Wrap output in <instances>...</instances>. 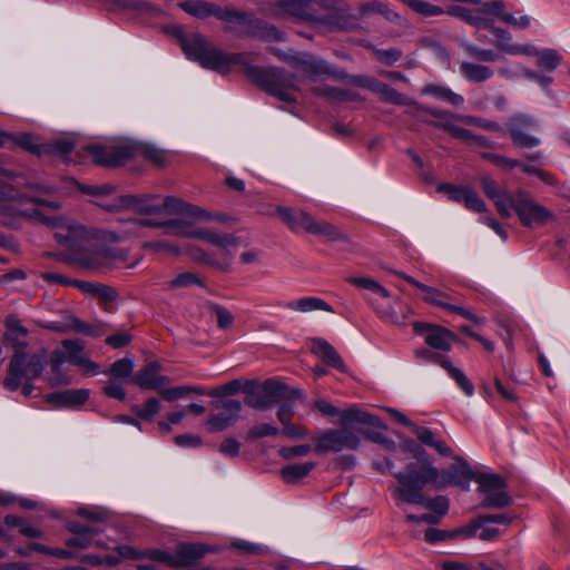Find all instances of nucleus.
Masks as SVG:
<instances>
[{
	"mask_svg": "<svg viewBox=\"0 0 570 570\" xmlns=\"http://www.w3.org/2000/svg\"><path fill=\"white\" fill-rule=\"evenodd\" d=\"M134 370V362L130 358H121L116 361L109 368V373L112 379H127L131 375Z\"/></svg>",
	"mask_w": 570,
	"mask_h": 570,
	"instance_id": "nucleus-59",
	"label": "nucleus"
},
{
	"mask_svg": "<svg viewBox=\"0 0 570 570\" xmlns=\"http://www.w3.org/2000/svg\"><path fill=\"white\" fill-rule=\"evenodd\" d=\"M480 10L484 14L500 18L502 21L513 26L517 29H527L531 22L528 16L514 17L513 14L505 12L504 3L501 1L487 2L482 4Z\"/></svg>",
	"mask_w": 570,
	"mask_h": 570,
	"instance_id": "nucleus-27",
	"label": "nucleus"
},
{
	"mask_svg": "<svg viewBox=\"0 0 570 570\" xmlns=\"http://www.w3.org/2000/svg\"><path fill=\"white\" fill-rule=\"evenodd\" d=\"M4 326V343L16 350V353H26L24 350L28 347L27 337L29 330L22 325L21 321L14 314H10L6 317Z\"/></svg>",
	"mask_w": 570,
	"mask_h": 570,
	"instance_id": "nucleus-18",
	"label": "nucleus"
},
{
	"mask_svg": "<svg viewBox=\"0 0 570 570\" xmlns=\"http://www.w3.org/2000/svg\"><path fill=\"white\" fill-rule=\"evenodd\" d=\"M311 352L321 357L327 365L344 371V362L336 350L324 338L314 337L311 340Z\"/></svg>",
	"mask_w": 570,
	"mask_h": 570,
	"instance_id": "nucleus-28",
	"label": "nucleus"
},
{
	"mask_svg": "<svg viewBox=\"0 0 570 570\" xmlns=\"http://www.w3.org/2000/svg\"><path fill=\"white\" fill-rule=\"evenodd\" d=\"M387 271L390 273L405 279L407 283L417 287L419 289H421L424 293L423 299L429 304L448 309V306L450 305L448 299H453V296L450 293L428 286V285L416 281L412 276H409L402 272L394 271L391 268H389Z\"/></svg>",
	"mask_w": 570,
	"mask_h": 570,
	"instance_id": "nucleus-21",
	"label": "nucleus"
},
{
	"mask_svg": "<svg viewBox=\"0 0 570 570\" xmlns=\"http://www.w3.org/2000/svg\"><path fill=\"white\" fill-rule=\"evenodd\" d=\"M242 36L252 37L262 41L283 42L286 40V33L276 26L254 17L253 23L248 30H242Z\"/></svg>",
	"mask_w": 570,
	"mask_h": 570,
	"instance_id": "nucleus-22",
	"label": "nucleus"
},
{
	"mask_svg": "<svg viewBox=\"0 0 570 570\" xmlns=\"http://www.w3.org/2000/svg\"><path fill=\"white\" fill-rule=\"evenodd\" d=\"M212 405L216 410H223L218 414H212L207 421L208 429L214 432L223 431L234 424L242 411V403L237 400L215 401Z\"/></svg>",
	"mask_w": 570,
	"mask_h": 570,
	"instance_id": "nucleus-16",
	"label": "nucleus"
},
{
	"mask_svg": "<svg viewBox=\"0 0 570 570\" xmlns=\"http://www.w3.org/2000/svg\"><path fill=\"white\" fill-rule=\"evenodd\" d=\"M62 348L66 352L68 362L76 366L80 365L87 356L83 353L85 345L80 340H65L62 342Z\"/></svg>",
	"mask_w": 570,
	"mask_h": 570,
	"instance_id": "nucleus-46",
	"label": "nucleus"
},
{
	"mask_svg": "<svg viewBox=\"0 0 570 570\" xmlns=\"http://www.w3.org/2000/svg\"><path fill=\"white\" fill-rule=\"evenodd\" d=\"M179 8L188 14L197 18H207L209 16H214L217 19H220L224 7H218L214 3H209L202 0H190L180 2Z\"/></svg>",
	"mask_w": 570,
	"mask_h": 570,
	"instance_id": "nucleus-32",
	"label": "nucleus"
},
{
	"mask_svg": "<svg viewBox=\"0 0 570 570\" xmlns=\"http://www.w3.org/2000/svg\"><path fill=\"white\" fill-rule=\"evenodd\" d=\"M461 75L471 82H482L493 77L494 71L484 65L463 61L460 63Z\"/></svg>",
	"mask_w": 570,
	"mask_h": 570,
	"instance_id": "nucleus-38",
	"label": "nucleus"
},
{
	"mask_svg": "<svg viewBox=\"0 0 570 570\" xmlns=\"http://www.w3.org/2000/svg\"><path fill=\"white\" fill-rule=\"evenodd\" d=\"M170 288H181L189 286L205 287V279L191 272H184L178 274L175 278L168 282Z\"/></svg>",
	"mask_w": 570,
	"mask_h": 570,
	"instance_id": "nucleus-48",
	"label": "nucleus"
},
{
	"mask_svg": "<svg viewBox=\"0 0 570 570\" xmlns=\"http://www.w3.org/2000/svg\"><path fill=\"white\" fill-rule=\"evenodd\" d=\"M98 533L99 532L92 528L85 532L75 534L72 538L68 539L66 543L68 547L85 549L91 546L94 538Z\"/></svg>",
	"mask_w": 570,
	"mask_h": 570,
	"instance_id": "nucleus-63",
	"label": "nucleus"
},
{
	"mask_svg": "<svg viewBox=\"0 0 570 570\" xmlns=\"http://www.w3.org/2000/svg\"><path fill=\"white\" fill-rule=\"evenodd\" d=\"M160 370L159 363L150 362L131 381L142 390H159L170 382L168 376L159 374Z\"/></svg>",
	"mask_w": 570,
	"mask_h": 570,
	"instance_id": "nucleus-20",
	"label": "nucleus"
},
{
	"mask_svg": "<svg viewBox=\"0 0 570 570\" xmlns=\"http://www.w3.org/2000/svg\"><path fill=\"white\" fill-rule=\"evenodd\" d=\"M40 326L43 328L57 331V332H63L68 328V330H72L77 333H82V334H87V335H91V336L100 335V333L96 328H94V326L80 321L77 317H70V320L66 326H60L57 323L40 324Z\"/></svg>",
	"mask_w": 570,
	"mask_h": 570,
	"instance_id": "nucleus-41",
	"label": "nucleus"
},
{
	"mask_svg": "<svg viewBox=\"0 0 570 570\" xmlns=\"http://www.w3.org/2000/svg\"><path fill=\"white\" fill-rule=\"evenodd\" d=\"M518 215L521 224L528 228L542 226L554 218V215L543 205L537 203L529 193L517 190L509 204V213Z\"/></svg>",
	"mask_w": 570,
	"mask_h": 570,
	"instance_id": "nucleus-11",
	"label": "nucleus"
},
{
	"mask_svg": "<svg viewBox=\"0 0 570 570\" xmlns=\"http://www.w3.org/2000/svg\"><path fill=\"white\" fill-rule=\"evenodd\" d=\"M228 248L229 247H227L226 249H223L224 256H225L224 261H215L214 258H212L208 254H206L202 249L195 250L193 256L197 262L215 266L223 272H228L230 268V259L233 257V255L229 253Z\"/></svg>",
	"mask_w": 570,
	"mask_h": 570,
	"instance_id": "nucleus-49",
	"label": "nucleus"
},
{
	"mask_svg": "<svg viewBox=\"0 0 570 570\" xmlns=\"http://www.w3.org/2000/svg\"><path fill=\"white\" fill-rule=\"evenodd\" d=\"M139 155L156 166L164 167L169 163L170 155L151 144L134 146V157Z\"/></svg>",
	"mask_w": 570,
	"mask_h": 570,
	"instance_id": "nucleus-37",
	"label": "nucleus"
},
{
	"mask_svg": "<svg viewBox=\"0 0 570 570\" xmlns=\"http://www.w3.org/2000/svg\"><path fill=\"white\" fill-rule=\"evenodd\" d=\"M129 210L144 215L181 214L195 218H208L209 215L197 206L189 205L179 198L159 195H128Z\"/></svg>",
	"mask_w": 570,
	"mask_h": 570,
	"instance_id": "nucleus-7",
	"label": "nucleus"
},
{
	"mask_svg": "<svg viewBox=\"0 0 570 570\" xmlns=\"http://www.w3.org/2000/svg\"><path fill=\"white\" fill-rule=\"evenodd\" d=\"M413 330L415 334L423 336L424 342L431 348L441 352H450L452 348L453 341L456 340L454 333L440 325H433L423 322H414Z\"/></svg>",
	"mask_w": 570,
	"mask_h": 570,
	"instance_id": "nucleus-15",
	"label": "nucleus"
},
{
	"mask_svg": "<svg viewBox=\"0 0 570 570\" xmlns=\"http://www.w3.org/2000/svg\"><path fill=\"white\" fill-rule=\"evenodd\" d=\"M414 355L416 360L426 362V363H435L446 370L445 362H451L449 357L443 356L436 352H433L429 348H417L414 351Z\"/></svg>",
	"mask_w": 570,
	"mask_h": 570,
	"instance_id": "nucleus-62",
	"label": "nucleus"
},
{
	"mask_svg": "<svg viewBox=\"0 0 570 570\" xmlns=\"http://www.w3.org/2000/svg\"><path fill=\"white\" fill-rule=\"evenodd\" d=\"M144 560L166 564L170 568H177L176 556L160 549H145Z\"/></svg>",
	"mask_w": 570,
	"mask_h": 570,
	"instance_id": "nucleus-53",
	"label": "nucleus"
},
{
	"mask_svg": "<svg viewBox=\"0 0 570 570\" xmlns=\"http://www.w3.org/2000/svg\"><path fill=\"white\" fill-rule=\"evenodd\" d=\"M394 476L399 485L392 490V494L396 500L423 505L433 514L440 515L441 520L449 512L450 504L445 497L426 498L423 493V489L428 484H433L438 489L448 485L444 476L430 462L411 463L403 472L395 473Z\"/></svg>",
	"mask_w": 570,
	"mask_h": 570,
	"instance_id": "nucleus-1",
	"label": "nucleus"
},
{
	"mask_svg": "<svg viewBox=\"0 0 570 570\" xmlns=\"http://www.w3.org/2000/svg\"><path fill=\"white\" fill-rule=\"evenodd\" d=\"M315 440L317 452H342L344 450H356L361 443L357 433L347 426L336 430H327L315 438Z\"/></svg>",
	"mask_w": 570,
	"mask_h": 570,
	"instance_id": "nucleus-14",
	"label": "nucleus"
},
{
	"mask_svg": "<svg viewBox=\"0 0 570 570\" xmlns=\"http://www.w3.org/2000/svg\"><path fill=\"white\" fill-rule=\"evenodd\" d=\"M458 119H459V121L463 122L464 125L475 126V127L482 128L484 130L495 131V132L502 130L501 126L498 122L492 121V120H487L481 117L460 116V117H458Z\"/></svg>",
	"mask_w": 570,
	"mask_h": 570,
	"instance_id": "nucleus-61",
	"label": "nucleus"
},
{
	"mask_svg": "<svg viewBox=\"0 0 570 570\" xmlns=\"http://www.w3.org/2000/svg\"><path fill=\"white\" fill-rule=\"evenodd\" d=\"M292 66L297 69H301L308 76L331 75L336 76L341 79L347 78L346 73H336L335 69L325 60L306 52L295 53Z\"/></svg>",
	"mask_w": 570,
	"mask_h": 570,
	"instance_id": "nucleus-17",
	"label": "nucleus"
},
{
	"mask_svg": "<svg viewBox=\"0 0 570 570\" xmlns=\"http://www.w3.org/2000/svg\"><path fill=\"white\" fill-rule=\"evenodd\" d=\"M462 473L465 479H473L479 484V491L482 494L505 489V481L499 474L479 473L474 475L468 464Z\"/></svg>",
	"mask_w": 570,
	"mask_h": 570,
	"instance_id": "nucleus-30",
	"label": "nucleus"
},
{
	"mask_svg": "<svg viewBox=\"0 0 570 570\" xmlns=\"http://www.w3.org/2000/svg\"><path fill=\"white\" fill-rule=\"evenodd\" d=\"M443 127L445 128V131L449 132L452 137L464 141L469 146L475 145L482 148H494L495 146L491 139L484 136L474 135L472 131L462 127L452 126L450 124H445Z\"/></svg>",
	"mask_w": 570,
	"mask_h": 570,
	"instance_id": "nucleus-33",
	"label": "nucleus"
},
{
	"mask_svg": "<svg viewBox=\"0 0 570 570\" xmlns=\"http://www.w3.org/2000/svg\"><path fill=\"white\" fill-rule=\"evenodd\" d=\"M75 146V140L71 138H59L43 142L42 156L53 155L67 159Z\"/></svg>",
	"mask_w": 570,
	"mask_h": 570,
	"instance_id": "nucleus-40",
	"label": "nucleus"
},
{
	"mask_svg": "<svg viewBox=\"0 0 570 570\" xmlns=\"http://www.w3.org/2000/svg\"><path fill=\"white\" fill-rule=\"evenodd\" d=\"M276 210L292 232L304 230L307 234L324 237L328 242L346 239V235L338 227L325 220H316L304 210L283 206H278Z\"/></svg>",
	"mask_w": 570,
	"mask_h": 570,
	"instance_id": "nucleus-9",
	"label": "nucleus"
},
{
	"mask_svg": "<svg viewBox=\"0 0 570 570\" xmlns=\"http://www.w3.org/2000/svg\"><path fill=\"white\" fill-rule=\"evenodd\" d=\"M497 38L495 46L503 52L508 55H534L535 47L532 45H518L511 43L512 35L501 28L494 26V20H492V28H488Z\"/></svg>",
	"mask_w": 570,
	"mask_h": 570,
	"instance_id": "nucleus-24",
	"label": "nucleus"
},
{
	"mask_svg": "<svg viewBox=\"0 0 570 570\" xmlns=\"http://www.w3.org/2000/svg\"><path fill=\"white\" fill-rule=\"evenodd\" d=\"M507 128L515 147L532 149L541 144V139L532 135V131L539 129V122L532 116L523 114L513 115L509 118Z\"/></svg>",
	"mask_w": 570,
	"mask_h": 570,
	"instance_id": "nucleus-13",
	"label": "nucleus"
},
{
	"mask_svg": "<svg viewBox=\"0 0 570 570\" xmlns=\"http://www.w3.org/2000/svg\"><path fill=\"white\" fill-rule=\"evenodd\" d=\"M347 282L358 288L368 289L373 293H376V294L381 295L382 297H385V298L390 297V292L373 278L348 277Z\"/></svg>",
	"mask_w": 570,
	"mask_h": 570,
	"instance_id": "nucleus-52",
	"label": "nucleus"
},
{
	"mask_svg": "<svg viewBox=\"0 0 570 570\" xmlns=\"http://www.w3.org/2000/svg\"><path fill=\"white\" fill-rule=\"evenodd\" d=\"M55 238L66 249L68 263L91 272L104 271L101 246H89V233L83 226L68 224L55 233Z\"/></svg>",
	"mask_w": 570,
	"mask_h": 570,
	"instance_id": "nucleus-4",
	"label": "nucleus"
},
{
	"mask_svg": "<svg viewBox=\"0 0 570 570\" xmlns=\"http://www.w3.org/2000/svg\"><path fill=\"white\" fill-rule=\"evenodd\" d=\"M245 73L252 82L278 100L288 104L295 102V97L289 92V90L298 89L295 83V75L276 67L258 66L247 67Z\"/></svg>",
	"mask_w": 570,
	"mask_h": 570,
	"instance_id": "nucleus-8",
	"label": "nucleus"
},
{
	"mask_svg": "<svg viewBox=\"0 0 570 570\" xmlns=\"http://www.w3.org/2000/svg\"><path fill=\"white\" fill-rule=\"evenodd\" d=\"M537 65L539 68L552 72L561 63L562 57L554 49H543L539 51L535 48Z\"/></svg>",
	"mask_w": 570,
	"mask_h": 570,
	"instance_id": "nucleus-43",
	"label": "nucleus"
},
{
	"mask_svg": "<svg viewBox=\"0 0 570 570\" xmlns=\"http://www.w3.org/2000/svg\"><path fill=\"white\" fill-rule=\"evenodd\" d=\"M67 355L65 350H55L50 356L51 374L48 377V382L52 387L59 385L70 384L71 380L68 375L63 374L61 367L67 362Z\"/></svg>",
	"mask_w": 570,
	"mask_h": 570,
	"instance_id": "nucleus-34",
	"label": "nucleus"
},
{
	"mask_svg": "<svg viewBox=\"0 0 570 570\" xmlns=\"http://www.w3.org/2000/svg\"><path fill=\"white\" fill-rule=\"evenodd\" d=\"M448 374L456 382L460 389L468 395L472 396L474 393V387L468 376L458 367H455L452 362H445Z\"/></svg>",
	"mask_w": 570,
	"mask_h": 570,
	"instance_id": "nucleus-54",
	"label": "nucleus"
},
{
	"mask_svg": "<svg viewBox=\"0 0 570 570\" xmlns=\"http://www.w3.org/2000/svg\"><path fill=\"white\" fill-rule=\"evenodd\" d=\"M46 366L43 354L14 353L10 360L8 374L3 380V386L8 391L21 392L26 397L31 396L33 391L32 381L38 379Z\"/></svg>",
	"mask_w": 570,
	"mask_h": 570,
	"instance_id": "nucleus-6",
	"label": "nucleus"
},
{
	"mask_svg": "<svg viewBox=\"0 0 570 570\" xmlns=\"http://www.w3.org/2000/svg\"><path fill=\"white\" fill-rule=\"evenodd\" d=\"M126 225L127 228L124 233L130 236L141 237L144 236L145 228L161 227L165 229V235L198 238L220 249L240 245L239 238L233 234H218L210 229L194 228L189 223L183 219L157 222L155 219L130 218L126 222Z\"/></svg>",
	"mask_w": 570,
	"mask_h": 570,
	"instance_id": "nucleus-2",
	"label": "nucleus"
},
{
	"mask_svg": "<svg viewBox=\"0 0 570 570\" xmlns=\"http://www.w3.org/2000/svg\"><path fill=\"white\" fill-rule=\"evenodd\" d=\"M403 3L407 4L413 11L424 16L432 17L438 16L443 12L442 8L438 6L430 4L429 2L422 0H401Z\"/></svg>",
	"mask_w": 570,
	"mask_h": 570,
	"instance_id": "nucleus-58",
	"label": "nucleus"
},
{
	"mask_svg": "<svg viewBox=\"0 0 570 570\" xmlns=\"http://www.w3.org/2000/svg\"><path fill=\"white\" fill-rule=\"evenodd\" d=\"M181 50L189 60L198 62L203 68L228 73L236 65L246 62L245 53H229L208 43L200 33L176 32Z\"/></svg>",
	"mask_w": 570,
	"mask_h": 570,
	"instance_id": "nucleus-3",
	"label": "nucleus"
},
{
	"mask_svg": "<svg viewBox=\"0 0 570 570\" xmlns=\"http://www.w3.org/2000/svg\"><path fill=\"white\" fill-rule=\"evenodd\" d=\"M424 92L435 96L440 99L446 100L448 102H450L453 106H460L464 101L462 96L451 91L448 88L440 87V86H430V87L425 88Z\"/></svg>",
	"mask_w": 570,
	"mask_h": 570,
	"instance_id": "nucleus-55",
	"label": "nucleus"
},
{
	"mask_svg": "<svg viewBox=\"0 0 570 570\" xmlns=\"http://www.w3.org/2000/svg\"><path fill=\"white\" fill-rule=\"evenodd\" d=\"M191 393L203 394L204 392L198 387L189 385L176 386L160 391L161 397L168 402L176 401Z\"/></svg>",
	"mask_w": 570,
	"mask_h": 570,
	"instance_id": "nucleus-56",
	"label": "nucleus"
},
{
	"mask_svg": "<svg viewBox=\"0 0 570 570\" xmlns=\"http://www.w3.org/2000/svg\"><path fill=\"white\" fill-rule=\"evenodd\" d=\"M512 499L507 493L505 489H501L483 494L481 507L485 509H502L510 505Z\"/></svg>",
	"mask_w": 570,
	"mask_h": 570,
	"instance_id": "nucleus-45",
	"label": "nucleus"
},
{
	"mask_svg": "<svg viewBox=\"0 0 570 570\" xmlns=\"http://www.w3.org/2000/svg\"><path fill=\"white\" fill-rule=\"evenodd\" d=\"M315 466L314 462L288 464L282 468L283 479L291 483L306 476Z\"/></svg>",
	"mask_w": 570,
	"mask_h": 570,
	"instance_id": "nucleus-44",
	"label": "nucleus"
},
{
	"mask_svg": "<svg viewBox=\"0 0 570 570\" xmlns=\"http://www.w3.org/2000/svg\"><path fill=\"white\" fill-rule=\"evenodd\" d=\"M470 186H455L452 184H441L438 187V190L444 193L450 200L459 204H464Z\"/></svg>",
	"mask_w": 570,
	"mask_h": 570,
	"instance_id": "nucleus-57",
	"label": "nucleus"
},
{
	"mask_svg": "<svg viewBox=\"0 0 570 570\" xmlns=\"http://www.w3.org/2000/svg\"><path fill=\"white\" fill-rule=\"evenodd\" d=\"M462 48L466 55L478 61L494 62L500 59V55L491 49H483L470 42H462Z\"/></svg>",
	"mask_w": 570,
	"mask_h": 570,
	"instance_id": "nucleus-47",
	"label": "nucleus"
},
{
	"mask_svg": "<svg viewBox=\"0 0 570 570\" xmlns=\"http://www.w3.org/2000/svg\"><path fill=\"white\" fill-rule=\"evenodd\" d=\"M414 433L419 441L424 445L435 449L440 454L449 456L451 455V449L428 428L414 426Z\"/></svg>",
	"mask_w": 570,
	"mask_h": 570,
	"instance_id": "nucleus-39",
	"label": "nucleus"
},
{
	"mask_svg": "<svg viewBox=\"0 0 570 570\" xmlns=\"http://www.w3.org/2000/svg\"><path fill=\"white\" fill-rule=\"evenodd\" d=\"M214 551L208 546L200 543H180L176 551V562L178 567L191 566L206 553Z\"/></svg>",
	"mask_w": 570,
	"mask_h": 570,
	"instance_id": "nucleus-29",
	"label": "nucleus"
},
{
	"mask_svg": "<svg viewBox=\"0 0 570 570\" xmlns=\"http://www.w3.org/2000/svg\"><path fill=\"white\" fill-rule=\"evenodd\" d=\"M372 49L375 58L386 66L394 65L402 57V51L397 48L379 49L373 47Z\"/></svg>",
	"mask_w": 570,
	"mask_h": 570,
	"instance_id": "nucleus-64",
	"label": "nucleus"
},
{
	"mask_svg": "<svg viewBox=\"0 0 570 570\" xmlns=\"http://www.w3.org/2000/svg\"><path fill=\"white\" fill-rule=\"evenodd\" d=\"M375 94L380 97L382 101L394 104V105H407L410 104L404 95L396 91L391 86L380 82Z\"/></svg>",
	"mask_w": 570,
	"mask_h": 570,
	"instance_id": "nucleus-50",
	"label": "nucleus"
},
{
	"mask_svg": "<svg viewBox=\"0 0 570 570\" xmlns=\"http://www.w3.org/2000/svg\"><path fill=\"white\" fill-rule=\"evenodd\" d=\"M277 12L273 16H284L298 22L307 23L321 33L331 32L338 28L334 14H320L318 10L331 11L334 9L332 0H276Z\"/></svg>",
	"mask_w": 570,
	"mask_h": 570,
	"instance_id": "nucleus-5",
	"label": "nucleus"
},
{
	"mask_svg": "<svg viewBox=\"0 0 570 570\" xmlns=\"http://www.w3.org/2000/svg\"><path fill=\"white\" fill-rule=\"evenodd\" d=\"M341 423L346 426L352 423H361L373 428H385L382 421L374 415H371L356 407H350L341 411L340 413Z\"/></svg>",
	"mask_w": 570,
	"mask_h": 570,
	"instance_id": "nucleus-36",
	"label": "nucleus"
},
{
	"mask_svg": "<svg viewBox=\"0 0 570 570\" xmlns=\"http://www.w3.org/2000/svg\"><path fill=\"white\" fill-rule=\"evenodd\" d=\"M83 149L97 165L105 167L121 166L134 157V146L124 141L89 144Z\"/></svg>",
	"mask_w": 570,
	"mask_h": 570,
	"instance_id": "nucleus-12",
	"label": "nucleus"
},
{
	"mask_svg": "<svg viewBox=\"0 0 570 570\" xmlns=\"http://www.w3.org/2000/svg\"><path fill=\"white\" fill-rule=\"evenodd\" d=\"M451 13L479 29L492 28L494 16L482 13L480 8H478L476 11H472L471 9L456 6L452 8Z\"/></svg>",
	"mask_w": 570,
	"mask_h": 570,
	"instance_id": "nucleus-35",
	"label": "nucleus"
},
{
	"mask_svg": "<svg viewBox=\"0 0 570 570\" xmlns=\"http://www.w3.org/2000/svg\"><path fill=\"white\" fill-rule=\"evenodd\" d=\"M161 410L160 401L149 397L144 405H132L131 411L141 420L150 421Z\"/></svg>",
	"mask_w": 570,
	"mask_h": 570,
	"instance_id": "nucleus-51",
	"label": "nucleus"
},
{
	"mask_svg": "<svg viewBox=\"0 0 570 570\" xmlns=\"http://www.w3.org/2000/svg\"><path fill=\"white\" fill-rule=\"evenodd\" d=\"M481 187L483 189V193L493 200L498 213L504 217L509 218V204L512 200L513 193H508L507 190L502 189L498 183L492 179L488 175H482L480 177Z\"/></svg>",
	"mask_w": 570,
	"mask_h": 570,
	"instance_id": "nucleus-19",
	"label": "nucleus"
},
{
	"mask_svg": "<svg viewBox=\"0 0 570 570\" xmlns=\"http://www.w3.org/2000/svg\"><path fill=\"white\" fill-rule=\"evenodd\" d=\"M11 147H19L30 154L42 156L43 142L38 141L31 134H13Z\"/></svg>",
	"mask_w": 570,
	"mask_h": 570,
	"instance_id": "nucleus-42",
	"label": "nucleus"
},
{
	"mask_svg": "<svg viewBox=\"0 0 570 570\" xmlns=\"http://www.w3.org/2000/svg\"><path fill=\"white\" fill-rule=\"evenodd\" d=\"M481 157L508 171L514 169L518 165H520V161L518 159L509 158L500 154L482 153Z\"/></svg>",
	"mask_w": 570,
	"mask_h": 570,
	"instance_id": "nucleus-60",
	"label": "nucleus"
},
{
	"mask_svg": "<svg viewBox=\"0 0 570 570\" xmlns=\"http://www.w3.org/2000/svg\"><path fill=\"white\" fill-rule=\"evenodd\" d=\"M245 392L247 394L245 404L261 411L268 410L281 401L301 397L299 390L289 389L286 384L274 379L266 380L256 389L246 386Z\"/></svg>",
	"mask_w": 570,
	"mask_h": 570,
	"instance_id": "nucleus-10",
	"label": "nucleus"
},
{
	"mask_svg": "<svg viewBox=\"0 0 570 570\" xmlns=\"http://www.w3.org/2000/svg\"><path fill=\"white\" fill-rule=\"evenodd\" d=\"M104 271L115 267L132 268L140 262V257L129 258V252L125 248L101 246Z\"/></svg>",
	"mask_w": 570,
	"mask_h": 570,
	"instance_id": "nucleus-26",
	"label": "nucleus"
},
{
	"mask_svg": "<svg viewBox=\"0 0 570 570\" xmlns=\"http://www.w3.org/2000/svg\"><path fill=\"white\" fill-rule=\"evenodd\" d=\"M275 305L301 313H307L312 311H325L330 313L334 312L332 306L327 302L314 296H306L287 303L277 302Z\"/></svg>",
	"mask_w": 570,
	"mask_h": 570,
	"instance_id": "nucleus-31",
	"label": "nucleus"
},
{
	"mask_svg": "<svg viewBox=\"0 0 570 570\" xmlns=\"http://www.w3.org/2000/svg\"><path fill=\"white\" fill-rule=\"evenodd\" d=\"M90 396L88 389L65 390L48 394L46 401L56 407H78Z\"/></svg>",
	"mask_w": 570,
	"mask_h": 570,
	"instance_id": "nucleus-23",
	"label": "nucleus"
},
{
	"mask_svg": "<svg viewBox=\"0 0 570 570\" xmlns=\"http://www.w3.org/2000/svg\"><path fill=\"white\" fill-rule=\"evenodd\" d=\"M254 17V13L237 10L234 7H224L219 20L227 23L228 31L242 35V30L250 28Z\"/></svg>",
	"mask_w": 570,
	"mask_h": 570,
	"instance_id": "nucleus-25",
	"label": "nucleus"
}]
</instances>
